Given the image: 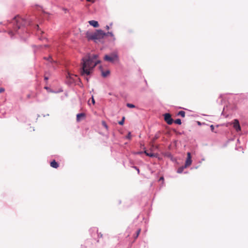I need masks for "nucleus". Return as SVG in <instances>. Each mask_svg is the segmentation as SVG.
Listing matches in <instances>:
<instances>
[{
	"mask_svg": "<svg viewBox=\"0 0 248 248\" xmlns=\"http://www.w3.org/2000/svg\"><path fill=\"white\" fill-rule=\"evenodd\" d=\"M98 55L87 54L82 59L80 73L82 76L89 75L95 66L101 61L97 60Z\"/></svg>",
	"mask_w": 248,
	"mask_h": 248,
	"instance_id": "nucleus-1",
	"label": "nucleus"
},
{
	"mask_svg": "<svg viewBox=\"0 0 248 248\" xmlns=\"http://www.w3.org/2000/svg\"><path fill=\"white\" fill-rule=\"evenodd\" d=\"M106 36H107V34L101 30H97L94 33L90 31H87L86 33V37L88 40H93L95 42L100 41Z\"/></svg>",
	"mask_w": 248,
	"mask_h": 248,
	"instance_id": "nucleus-2",
	"label": "nucleus"
},
{
	"mask_svg": "<svg viewBox=\"0 0 248 248\" xmlns=\"http://www.w3.org/2000/svg\"><path fill=\"white\" fill-rule=\"evenodd\" d=\"M12 23L14 25V30L16 31L22 26H25L26 24V22L19 16H16L13 19Z\"/></svg>",
	"mask_w": 248,
	"mask_h": 248,
	"instance_id": "nucleus-3",
	"label": "nucleus"
},
{
	"mask_svg": "<svg viewBox=\"0 0 248 248\" xmlns=\"http://www.w3.org/2000/svg\"><path fill=\"white\" fill-rule=\"evenodd\" d=\"M104 59L105 61L113 63L119 61V57L116 52H113L109 55H105Z\"/></svg>",
	"mask_w": 248,
	"mask_h": 248,
	"instance_id": "nucleus-4",
	"label": "nucleus"
},
{
	"mask_svg": "<svg viewBox=\"0 0 248 248\" xmlns=\"http://www.w3.org/2000/svg\"><path fill=\"white\" fill-rule=\"evenodd\" d=\"M164 120L168 124H171L173 122V119L171 118V115L170 113H165L164 115Z\"/></svg>",
	"mask_w": 248,
	"mask_h": 248,
	"instance_id": "nucleus-5",
	"label": "nucleus"
},
{
	"mask_svg": "<svg viewBox=\"0 0 248 248\" xmlns=\"http://www.w3.org/2000/svg\"><path fill=\"white\" fill-rule=\"evenodd\" d=\"M192 163L191 154L189 152L187 153V158L186 161L185 168L189 166Z\"/></svg>",
	"mask_w": 248,
	"mask_h": 248,
	"instance_id": "nucleus-6",
	"label": "nucleus"
},
{
	"mask_svg": "<svg viewBox=\"0 0 248 248\" xmlns=\"http://www.w3.org/2000/svg\"><path fill=\"white\" fill-rule=\"evenodd\" d=\"M233 127L235 128V129L237 131H239L241 130V127L239 124V123L238 120L235 119L234 120L233 123Z\"/></svg>",
	"mask_w": 248,
	"mask_h": 248,
	"instance_id": "nucleus-7",
	"label": "nucleus"
},
{
	"mask_svg": "<svg viewBox=\"0 0 248 248\" xmlns=\"http://www.w3.org/2000/svg\"><path fill=\"white\" fill-rule=\"evenodd\" d=\"M85 114L84 113H78L77 115V121L80 122L81 119L85 118Z\"/></svg>",
	"mask_w": 248,
	"mask_h": 248,
	"instance_id": "nucleus-8",
	"label": "nucleus"
},
{
	"mask_svg": "<svg viewBox=\"0 0 248 248\" xmlns=\"http://www.w3.org/2000/svg\"><path fill=\"white\" fill-rule=\"evenodd\" d=\"M89 23L90 25L95 28H97L99 26L98 22L95 20H90L89 21Z\"/></svg>",
	"mask_w": 248,
	"mask_h": 248,
	"instance_id": "nucleus-9",
	"label": "nucleus"
},
{
	"mask_svg": "<svg viewBox=\"0 0 248 248\" xmlns=\"http://www.w3.org/2000/svg\"><path fill=\"white\" fill-rule=\"evenodd\" d=\"M159 138V133H156L154 137L153 138L151 144H152V146H154V143L155 142V141L158 139Z\"/></svg>",
	"mask_w": 248,
	"mask_h": 248,
	"instance_id": "nucleus-10",
	"label": "nucleus"
},
{
	"mask_svg": "<svg viewBox=\"0 0 248 248\" xmlns=\"http://www.w3.org/2000/svg\"><path fill=\"white\" fill-rule=\"evenodd\" d=\"M50 166L52 168L57 169L59 167V164L55 160H53L50 163Z\"/></svg>",
	"mask_w": 248,
	"mask_h": 248,
	"instance_id": "nucleus-11",
	"label": "nucleus"
},
{
	"mask_svg": "<svg viewBox=\"0 0 248 248\" xmlns=\"http://www.w3.org/2000/svg\"><path fill=\"white\" fill-rule=\"evenodd\" d=\"M110 72L109 70H107L105 72L102 71V75L103 77H107L109 74Z\"/></svg>",
	"mask_w": 248,
	"mask_h": 248,
	"instance_id": "nucleus-12",
	"label": "nucleus"
},
{
	"mask_svg": "<svg viewBox=\"0 0 248 248\" xmlns=\"http://www.w3.org/2000/svg\"><path fill=\"white\" fill-rule=\"evenodd\" d=\"M144 153L145 154V155L147 156H150V157H154L155 156V155L153 153H148L146 151H145Z\"/></svg>",
	"mask_w": 248,
	"mask_h": 248,
	"instance_id": "nucleus-13",
	"label": "nucleus"
},
{
	"mask_svg": "<svg viewBox=\"0 0 248 248\" xmlns=\"http://www.w3.org/2000/svg\"><path fill=\"white\" fill-rule=\"evenodd\" d=\"M178 115H180L182 117H185V112L184 111H182H182H180L178 112Z\"/></svg>",
	"mask_w": 248,
	"mask_h": 248,
	"instance_id": "nucleus-14",
	"label": "nucleus"
},
{
	"mask_svg": "<svg viewBox=\"0 0 248 248\" xmlns=\"http://www.w3.org/2000/svg\"><path fill=\"white\" fill-rule=\"evenodd\" d=\"M102 124L107 130H108V126L104 121H102Z\"/></svg>",
	"mask_w": 248,
	"mask_h": 248,
	"instance_id": "nucleus-15",
	"label": "nucleus"
},
{
	"mask_svg": "<svg viewBox=\"0 0 248 248\" xmlns=\"http://www.w3.org/2000/svg\"><path fill=\"white\" fill-rule=\"evenodd\" d=\"M174 122L178 124H181V120L180 119H177L175 120Z\"/></svg>",
	"mask_w": 248,
	"mask_h": 248,
	"instance_id": "nucleus-16",
	"label": "nucleus"
},
{
	"mask_svg": "<svg viewBox=\"0 0 248 248\" xmlns=\"http://www.w3.org/2000/svg\"><path fill=\"white\" fill-rule=\"evenodd\" d=\"M124 120H125V117H123L122 118V120L121 121L119 122V123H118L120 125H123L124 124Z\"/></svg>",
	"mask_w": 248,
	"mask_h": 248,
	"instance_id": "nucleus-17",
	"label": "nucleus"
},
{
	"mask_svg": "<svg viewBox=\"0 0 248 248\" xmlns=\"http://www.w3.org/2000/svg\"><path fill=\"white\" fill-rule=\"evenodd\" d=\"M184 168H185V167H180V168H179L178 169V170H177V172H178V173H182V171H183V170H184Z\"/></svg>",
	"mask_w": 248,
	"mask_h": 248,
	"instance_id": "nucleus-18",
	"label": "nucleus"
},
{
	"mask_svg": "<svg viewBox=\"0 0 248 248\" xmlns=\"http://www.w3.org/2000/svg\"><path fill=\"white\" fill-rule=\"evenodd\" d=\"M126 106H127V107H128V108H134L135 107V106L134 105H133L132 104H129V103H127L126 104Z\"/></svg>",
	"mask_w": 248,
	"mask_h": 248,
	"instance_id": "nucleus-19",
	"label": "nucleus"
},
{
	"mask_svg": "<svg viewBox=\"0 0 248 248\" xmlns=\"http://www.w3.org/2000/svg\"><path fill=\"white\" fill-rule=\"evenodd\" d=\"M8 33L9 34H10L11 36H13L14 35V33H13V31H10L9 32H8Z\"/></svg>",
	"mask_w": 248,
	"mask_h": 248,
	"instance_id": "nucleus-20",
	"label": "nucleus"
},
{
	"mask_svg": "<svg viewBox=\"0 0 248 248\" xmlns=\"http://www.w3.org/2000/svg\"><path fill=\"white\" fill-rule=\"evenodd\" d=\"M140 231H141L140 229H139L137 231V237H138V236H139V234H140Z\"/></svg>",
	"mask_w": 248,
	"mask_h": 248,
	"instance_id": "nucleus-21",
	"label": "nucleus"
},
{
	"mask_svg": "<svg viewBox=\"0 0 248 248\" xmlns=\"http://www.w3.org/2000/svg\"><path fill=\"white\" fill-rule=\"evenodd\" d=\"M140 231H141L140 229H139L137 231V237H138V236H139V234H140Z\"/></svg>",
	"mask_w": 248,
	"mask_h": 248,
	"instance_id": "nucleus-22",
	"label": "nucleus"
},
{
	"mask_svg": "<svg viewBox=\"0 0 248 248\" xmlns=\"http://www.w3.org/2000/svg\"><path fill=\"white\" fill-rule=\"evenodd\" d=\"M107 35H110L111 36H113V34L111 32H108V33H106Z\"/></svg>",
	"mask_w": 248,
	"mask_h": 248,
	"instance_id": "nucleus-23",
	"label": "nucleus"
},
{
	"mask_svg": "<svg viewBox=\"0 0 248 248\" xmlns=\"http://www.w3.org/2000/svg\"><path fill=\"white\" fill-rule=\"evenodd\" d=\"M211 130L212 132H214V126L213 125H210Z\"/></svg>",
	"mask_w": 248,
	"mask_h": 248,
	"instance_id": "nucleus-24",
	"label": "nucleus"
},
{
	"mask_svg": "<svg viewBox=\"0 0 248 248\" xmlns=\"http://www.w3.org/2000/svg\"><path fill=\"white\" fill-rule=\"evenodd\" d=\"M45 59H46L47 61H50V62H52V58H51L50 57H48V58H45Z\"/></svg>",
	"mask_w": 248,
	"mask_h": 248,
	"instance_id": "nucleus-25",
	"label": "nucleus"
},
{
	"mask_svg": "<svg viewBox=\"0 0 248 248\" xmlns=\"http://www.w3.org/2000/svg\"><path fill=\"white\" fill-rule=\"evenodd\" d=\"M131 133L129 132L127 136V138L128 139H131Z\"/></svg>",
	"mask_w": 248,
	"mask_h": 248,
	"instance_id": "nucleus-26",
	"label": "nucleus"
},
{
	"mask_svg": "<svg viewBox=\"0 0 248 248\" xmlns=\"http://www.w3.org/2000/svg\"><path fill=\"white\" fill-rule=\"evenodd\" d=\"M4 91V89L3 88H0V93H2Z\"/></svg>",
	"mask_w": 248,
	"mask_h": 248,
	"instance_id": "nucleus-27",
	"label": "nucleus"
},
{
	"mask_svg": "<svg viewBox=\"0 0 248 248\" xmlns=\"http://www.w3.org/2000/svg\"><path fill=\"white\" fill-rule=\"evenodd\" d=\"M92 103L93 104H95V101H94V99L93 97H92Z\"/></svg>",
	"mask_w": 248,
	"mask_h": 248,
	"instance_id": "nucleus-28",
	"label": "nucleus"
},
{
	"mask_svg": "<svg viewBox=\"0 0 248 248\" xmlns=\"http://www.w3.org/2000/svg\"><path fill=\"white\" fill-rule=\"evenodd\" d=\"M134 168L136 170L138 171V173H140V170H139V168H138L137 167H134Z\"/></svg>",
	"mask_w": 248,
	"mask_h": 248,
	"instance_id": "nucleus-29",
	"label": "nucleus"
},
{
	"mask_svg": "<svg viewBox=\"0 0 248 248\" xmlns=\"http://www.w3.org/2000/svg\"><path fill=\"white\" fill-rule=\"evenodd\" d=\"M159 180H160H160H162V181H163V180H164V178H163V177H160V179H159Z\"/></svg>",
	"mask_w": 248,
	"mask_h": 248,
	"instance_id": "nucleus-30",
	"label": "nucleus"
},
{
	"mask_svg": "<svg viewBox=\"0 0 248 248\" xmlns=\"http://www.w3.org/2000/svg\"><path fill=\"white\" fill-rule=\"evenodd\" d=\"M106 29H107V30H109V26H108V25H107V26H106Z\"/></svg>",
	"mask_w": 248,
	"mask_h": 248,
	"instance_id": "nucleus-31",
	"label": "nucleus"
},
{
	"mask_svg": "<svg viewBox=\"0 0 248 248\" xmlns=\"http://www.w3.org/2000/svg\"><path fill=\"white\" fill-rule=\"evenodd\" d=\"M48 78L47 77H45V79L46 80H47L48 79Z\"/></svg>",
	"mask_w": 248,
	"mask_h": 248,
	"instance_id": "nucleus-32",
	"label": "nucleus"
},
{
	"mask_svg": "<svg viewBox=\"0 0 248 248\" xmlns=\"http://www.w3.org/2000/svg\"><path fill=\"white\" fill-rule=\"evenodd\" d=\"M68 75H69V77L70 78H73V77H72L69 74H68Z\"/></svg>",
	"mask_w": 248,
	"mask_h": 248,
	"instance_id": "nucleus-33",
	"label": "nucleus"
},
{
	"mask_svg": "<svg viewBox=\"0 0 248 248\" xmlns=\"http://www.w3.org/2000/svg\"><path fill=\"white\" fill-rule=\"evenodd\" d=\"M27 97L28 98H30L31 97L30 94L28 95Z\"/></svg>",
	"mask_w": 248,
	"mask_h": 248,
	"instance_id": "nucleus-34",
	"label": "nucleus"
},
{
	"mask_svg": "<svg viewBox=\"0 0 248 248\" xmlns=\"http://www.w3.org/2000/svg\"><path fill=\"white\" fill-rule=\"evenodd\" d=\"M45 89H46L47 90V89H48V88L47 87H45Z\"/></svg>",
	"mask_w": 248,
	"mask_h": 248,
	"instance_id": "nucleus-35",
	"label": "nucleus"
},
{
	"mask_svg": "<svg viewBox=\"0 0 248 248\" xmlns=\"http://www.w3.org/2000/svg\"><path fill=\"white\" fill-rule=\"evenodd\" d=\"M87 1L91 2L92 1V0H86Z\"/></svg>",
	"mask_w": 248,
	"mask_h": 248,
	"instance_id": "nucleus-36",
	"label": "nucleus"
},
{
	"mask_svg": "<svg viewBox=\"0 0 248 248\" xmlns=\"http://www.w3.org/2000/svg\"><path fill=\"white\" fill-rule=\"evenodd\" d=\"M36 27H37V28H39L38 25H36Z\"/></svg>",
	"mask_w": 248,
	"mask_h": 248,
	"instance_id": "nucleus-37",
	"label": "nucleus"
},
{
	"mask_svg": "<svg viewBox=\"0 0 248 248\" xmlns=\"http://www.w3.org/2000/svg\"><path fill=\"white\" fill-rule=\"evenodd\" d=\"M137 237V235H135V238L136 239Z\"/></svg>",
	"mask_w": 248,
	"mask_h": 248,
	"instance_id": "nucleus-38",
	"label": "nucleus"
},
{
	"mask_svg": "<svg viewBox=\"0 0 248 248\" xmlns=\"http://www.w3.org/2000/svg\"><path fill=\"white\" fill-rule=\"evenodd\" d=\"M200 122H198V124H200Z\"/></svg>",
	"mask_w": 248,
	"mask_h": 248,
	"instance_id": "nucleus-39",
	"label": "nucleus"
}]
</instances>
